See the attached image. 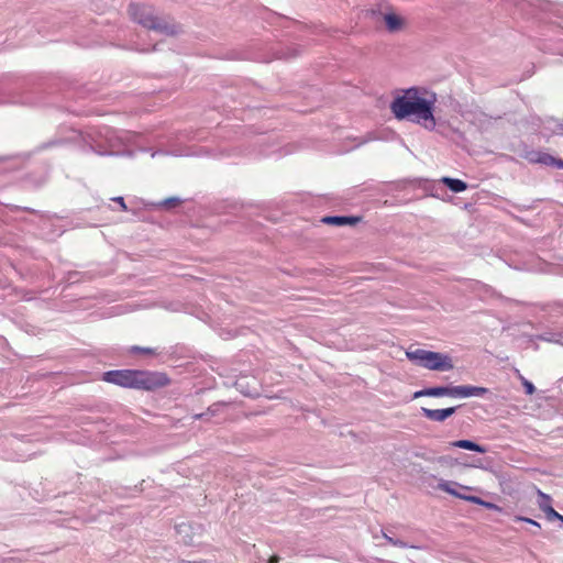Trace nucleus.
Instances as JSON below:
<instances>
[{"label": "nucleus", "mask_w": 563, "mask_h": 563, "mask_svg": "<svg viewBox=\"0 0 563 563\" xmlns=\"http://www.w3.org/2000/svg\"><path fill=\"white\" fill-rule=\"evenodd\" d=\"M437 96L424 88L410 87L390 102V111L399 120L420 124L428 131L435 129L434 118Z\"/></svg>", "instance_id": "obj_1"}, {"label": "nucleus", "mask_w": 563, "mask_h": 563, "mask_svg": "<svg viewBox=\"0 0 563 563\" xmlns=\"http://www.w3.org/2000/svg\"><path fill=\"white\" fill-rule=\"evenodd\" d=\"M101 379L123 388L145 391H154L170 383L165 373L144 369H111L102 373Z\"/></svg>", "instance_id": "obj_2"}, {"label": "nucleus", "mask_w": 563, "mask_h": 563, "mask_svg": "<svg viewBox=\"0 0 563 563\" xmlns=\"http://www.w3.org/2000/svg\"><path fill=\"white\" fill-rule=\"evenodd\" d=\"M129 13L133 21L156 33L174 36L181 31L180 25L174 23L167 16L159 15L151 5L131 3L129 5Z\"/></svg>", "instance_id": "obj_3"}, {"label": "nucleus", "mask_w": 563, "mask_h": 563, "mask_svg": "<svg viewBox=\"0 0 563 563\" xmlns=\"http://www.w3.org/2000/svg\"><path fill=\"white\" fill-rule=\"evenodd\" d=\"M76 142L85 152H93L99 155H112L114 153V139L111 129L89 128L85 132H77Z\"/></svg>", "instance_id": "obj_4"}, {"label": "nucleus", "mask_w": 563, "mask_h": 563, "mask_svg": "<svg viewBox=\"0 0 563 563\" xmlns=\"http://www.w3.org/2000/svg\"><path fill=\"white\" fill-rule=\"evenodd\" d=\"M407 358L415 365L435 372H448L454 368V363L449 354L433 352L423 349L406 351Z\"/></svg>", "instance_id": "obj_5"}, {"label": "nucleus", "mask_w": 563, "mask_h": 563, "mask_svg": "<svg viewBox=\"0 0 563 563\" xmlns=\"http://www.w3.org/2000/svg\"><path fill=\"white\" fill-rule=\"evenodd\" d=\"M453 486H459L465 492L473 490V487L464 486L456 482H450V481H444V479H441L437 487H438V489L445 492L456 498L470 501L475 505L483 506L484 508L489 509V510L501 511V508L498 505L490 503V501H486V500L482 499L481 497H477L474 495L455 493V489L453 488Z\"/></svg>", "instance_id": "obj_6"}, {"label": "nucleus", "mask_w": 563, "mask_h": 563, "mask_svg": "<svg viewBox=\"0 0 563 563\" xmlns=\"http://www.w3.org/2000/svg\"><path fill=\"white\" fill-rule=\"evenodd\" d=\"M405 183L415 188L417 187V188L423 189L428 196H431L434 198L444 200V196L446 195L445 189L442 186L443 184H441V183H435V181H431L429 179H423V178L408 179V180H405Z\"/></svg>", "instance_id": "obj_7"}, {"label": "nucleus", "mask_w": 563, "mask_h": 563, "mask_svg": "<svg viewBox=\"0 0 563 563\" xmlns=\"http://www.w3.org/2000/svg\"><path fill=\"white\" fill-rule=\"evenodd\" d=\"M539 500L538 506L539 508L545 514L547 519L549 521L559 520L563 523V515L559 514L552 506H551V497L548 494H544L540 489H537Z\"/></svg>", "instance_id": "obj_8"}, {"label": "nucleus", "mask_w": 563, "mask_h": 563, "mask_svg": "<svg viewBox=\"0 0 563 563\" xmlns=\"http://www.w3.org/2000/svg\"><path fill=\"white\" fill-rule=\"evenodd\" d=\"M460 407L461 406H455V407H448V408H443V409H429V408L422 407L421 415L431 421L443 422L448 418L453 416L456 412L457 408H460Z\"/></svg>", "instance_id": "obj_9"}, {"label": "nucleus", "mask_w": 563, "mask_h": 563, "mask_svg": "<svg viewBox=\"0 0 563 563\" xmlns=\"http://www.w3.org/2000/svg\"><path fill=\"white\" fill-rule=\"evenodd\" d=\"M362 218L357 216H324L321 222L334 227H353L361 222Z\"/></svg>", "instance_id": "obj_10"}, {"label": "nucleus", "mask_w": 563, "mask_h": 563, "mask_svg": "<svg viewBox=\"0 0 563 563\" xmlns=\"http://www.w3.org/2000/svg\"><path fill=\"white\" fill-rule=\"evenodd\" d=\"M489 393V389L486 387L479 386H454L453 397L467 398V397H482Z\"/></svg>", "instance_id": "obj_11"}, {"label": "nucleus", "mask_w": 563, "mask_h": 563, "mask_svg": "<svg viewBox=\"0 0 563 563\" xmlns=\"http://www.w3.org/2000/svg\"><path fill=\"white\" fill-rule=\"evenodd\" d=\"M450 446L452 448H459L463 450L474 451L481 454H484L487 452V449L484 445H481L472 440L462 439L450 442Z\"/></svg>", "instance_id": "obj_12"}, {"label": "nucleus", "mask_w": 563, "mask_h": 563, "mask_svg": "<svg viewBox=\"0 0 563 563\" xmlns=\"http://www.w3.org/2000/svg\"><path fill=\"white\" fill-rule=\"evenodd\" d=\"M440 183L448 187L452 192L459 194L467 189L468 185L462 179L444 176Z\"/></svg>", "instance_id": "obj_13"}, {"label": "nucleus", "mask_w": 563, "mask_h": 563, "mask_svg": "<svg viewBox=\"0 0 563 563\" xmlns=\"http://www.w3.org/2000/svg\"><path fill=\"white\" fill-rule=\"evenodd\" d=\"M384 21L388 32L390 33L398 32L404 26V19L395 13L384 14Z\"/></svg>", "instance_id": "obj_14"}, {"label": "nucleus", "mask_w": 563, "mask_h": 563, "mask_svg": "<svg viewBox=\"0 0 563 563\" xmlns=\"http://www.w3.org/2000/svg\"><path fill=\"white\" fill-rule=\"evenodd\" d=\"M454 386L446 385V386H432L428 387V394L429 397H443L449 396L453 397Z\"/></svg>", "instance_id": "obj_15"}, {"label": "nucleus", "mask_w": 563, "mask_h": 563, "mask_svg": "<svg viewBox=\"0 0 563 563\" xmlns=\"http://www.w3.org/2000/svg\"><path fill=\"white\" fill-rule=\"evenodd\" d=\"M299 53H300V51L298 47L280 48V49H276L274 52V58L288 60V59L297 57L299 55Z\"/></svg>", "instance_id": "obj_16"}, {"label": "nucleus", "mask_w": 563, "mask_h": 563, "mask_svg": "<svg viewBox=\"0 0 563 563\" xmlns=\"http://www.w3.org/2000/svg\"><path fill=\"white\" fill-rule=\"evenodd\" d=\"M539 340L547 341V342H554L563 345V334L559 332H544L540 335H538Z\"/></svg>", "instance_id": "obj_17"}, {"label": "nucleus", "mask_w": 563, "mask_h": 563, "mask_svg": "<svg viewBox=\"0 0 563 563\" xmlns=\"http://www.w3.org/2000/svg\"><path fill=\"white\" fill-rule=\"evenodd\" d=\"M181 203V199L178 197H169L159 201L156 206L164 209H173Z\"/></svg>", "instance_id": "obj_18"}, {"label": "nucleus", "mask_w": 563, "mask_h": 563, "mask_svg": "<svg viewBox=\"0 0 563 563\" xmlns=\"http://www.w3.org/2000/svg\"><path fill=\"white\" fill-rule=\"evenodd\" d=\"M549 129L555 135H563V120L552 119L549 121Z\"/></svg>", "instance_id": "obj_19"}, {"label": "nucleus", "mask_w": 563, "mask_h": 563, "mask_svg": "<svg viewBox=\"0 0 563 563\" xmlns=\"http://www.w3.org/2000/svg\"><path fill=\"white\" fill-rule=\"evenodd\" d=\"M382 533H383V537L386 539V541L389 544H391V545L399 547V548H402V549H406V548L410 547L407 542H405V541H402L400 539H396V538L390 537L384 530L382 531Z\"/></svg>", "instance_id": "obj_20"}, {"label": "nucleus", "mask_w": 563, "mask_h": 563, "mask_svg": "<svg viewBox=\"0 0 563 563\" xmlns=\"http://www.w3.org/2000/svg\"><path fill=\"white\" fill-rule=\"evenodd\" d=\"M130 353L132 354H146V355H153L155 354V350L151 347H142L139 345H133L130 347Z\"/></svg>", "instance_id": "obj_21"}, {"label": "nucleus", "mask_w": 563, "mask_h": 563, "mask_svg": "<svg viewBox=\"0 0 563 563\" xmlns=\"http://www.w3.org/2000/svg\"><path fill=\"white\" fill-rule=\"evenodd\" d=\"M544 152L531 151L527 154V159L533 164H541V156Z\"/></svg>", "instance_id": "obj_22"}, {"label": "nucleus", "mask_w": 563, "mask_h": 563, "mask_svg": "<svg viewBox=\"0 0 563 563\" xmlns=\"http://www.w3.org/2000/svg\"><path fill=\"white\" fill-rule=\"evenodd\" d=\"M521 380H522V386L525 388V393L527 395H533L536 393L534 385L530 380L526 379L525 377H521Z\"/></svg>", "instance_id": "obj_23"}, {"label": "nucleus", "mask_w": 563, "mask_h": 563, "mask_svg": "<svg viewBox=\"0 0 563 563\" xmlns=\"http://www.w3.org/2000/svg\"><path fill=\"white\" fill-rule=\"evenodd\" d=\"M554 156L549 153H543L541 156V165L553 166Z\"/></svg>", "instance_id": "obj_24"}, {"label": "nucleus", "mask_w": 563, "mask_h": 563, "mask_svg": "<svg viewBox=\"0 0 563 563\" xmlns=\"http://www.w3.org/2000/svg\"><path fill=\"white\" fill-rule=\"evenodd\" d=\"M428 391V387L423 388V389H420V390H417L415 391L412 398L413 399H417V398H420V397H429V394L426 393Z\"/></svg>", "instance_id": "obj_25"}, {"label": "nucleus", "mask_w": 563, "mask_h": 563, "mask_svg": "<svg viewBox=\"0 0 563 563\" xmlns=\"http://www.w3.org/2000/svg\"><path fill=\"white\" fill-rule=\"evenodd\" d=\"M518 520H520V521H525V522H528V523H530V525H532V526L537 527L538 529H540V528H541L540 523H539L538 521L533 520V519L526 518V517H518Z\"/></svg>", "instance_id": "obj_26"}, {"label": "nucleus", "mask_w": 563, "mask_h": 563, "mask_svg": "<svg viewBox=\"0 0 563 563\" xmlns=\"http://www.w3.org/2000/svg\"><path fill=\"white\" fill-rule=\"evenodd\" d=\"M112 200H113L114 202H117L118 205H120V207H121V209H122L123 211H126V210H128V208H126V205H125V202H124V198H123V197L119 196V197L113 198Z\"/></svg>", "instance_id": "obj_27"}, {"label": "nucleus", "mask_w": 563, "mask_h": 563, "mask_svg": "<svg viewBox=\"0 0 563 563\" xmlns=\"http://www.w3.org/2000/svg\"><path fill=\"white\" fill-rule=\"evenodd\" d=\"M63 143H64V141H63V140H55V141L48 142V143H46V144H43V145H42V148H47V147H51V146H53V145H60V144H63Z\"/></svg>", "instance_id": "obj_28"}, {"label": "nucleus", "mask_w": 563, "mask_h": 563, "mask_svg": "<svg viewBox=\"0 0 563 563\" xmlns=\"http://www.w3.org/2000/svg\"><path fill=\"white\" fill-rule=\"evenodd\" d=\"M559 169H563V159L559 157H554L553 166Z\"/></svg>", "instance_id": "obj_29"}, {"label": "nucleus", "mask_w": 563, "mask_h": 563, "mask_svg": "<svg viewBox=\"0 0 563 563\" xmlns=\"http://www.w3.org/2000/svg\"><path fill=\"white\" fill-rule=\"evenodd\" d=\"M280 561V558L276 554L272 555L268 560V563H278Z\"/></svg>", "instance_id": "obj_30"}, {"label": "nucleus", "mask_w": 563, "mask_h": 563, "mask_svg": "<svg viewBox=\"0 0 563 563\" xmlns=\"http://www.w3.org/2000/svg\"><path fill=\"white\" fill-rule=\"evenodd\" d=\"M185 528H186V525H184V523H183V525H179V526H178V531H179V532H183V531L185 530Z\"/></svg>", "instance_id": "obj_31"}, {"label": "nucleus", "mask_w": 563, "mask_h": 563, "mask_svg": "<svg viewBox=\"0 0 563 563\" xmlns=\"http://www.w3.org/2000/svg\"><path fill=\"white\" fill-rule=\"evenodd\" d=\"M208 415H209V412L200 413V415L197 416V418H203V417H206Z\"/></svg>", "instance_id": "obj_32"}, {"label": "nucleus", "mask_w": 563, "mask_h": 563, "mask_svg": "<svg viewBox=\"0 0 563 563\" xmlns=\"http://www.w3.org/2000/svg\"><path fill=\"white\" fill-rule=\"evenodd\" d=\"M453 488L455 489V493H459V494H461V493H460V489H461V490H463V489H462L461 487H459V486H453Z\"/></svg>", "instance_id": "obj_33"}, {"label": "nucleus", "mask_w": 563, "mask_h": 563, "mask_svg": "<svg viewBox=\"0 0 563 563\" xmlns=\"http://www.w3.org/2000/svg\"><path fill=\"white\" fill-rule=\"evenodd\" d=\"M24 210L29 211V212H34V210L30 209V208H24Z\"/></svg>", "instance_id": "obj_34"}, {"label": "nucleus", "mask_w": 563, "mask_h": 563, "mask_svg": "<svg viewBox=\"0 0 563 563\" xmlns=\"http://www.w3.org/2000/svg\"><path fill=\"white\" fill-rule=\"evenodd\" d=\"M157 49V44H155L151 51H156Z\"/></svg>", "instance_id": "obj_35"}]
</instances>
